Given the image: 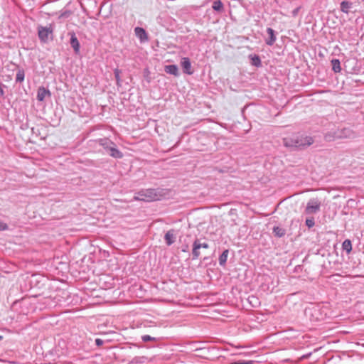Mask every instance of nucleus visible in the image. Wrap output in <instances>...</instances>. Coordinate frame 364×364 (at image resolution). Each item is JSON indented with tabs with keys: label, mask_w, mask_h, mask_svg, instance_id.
<instances>
[{
	"label": "nucleus",
	"mask_w": 364,
	"mask_h": 364,
	"mask_svg": "<svg viewBox=\"0 0 364 364\" xmlns=\"http://www.w3.org/2000/svg\"><path fill=\"white\" fill-rule=\"evenodd\" d=\"M313 144L311 137L303 136L298 134H293L284 138V144L287 147L304 148Z\"/></svg>",
	"instance_id": "f257e3e1"
},
{
	"label": "nucleus",
	"mask_w": 364,
	"mask_h": 364,
	"mask_svg": "<svg viewBox=\"0 0 364 364\" xmlns=\"http://www.w3.org/2000/svg\"><path fill=\"white\" fill-rule=\"evenodd\" d=\"M135 200L144 201H153L159 199V195L154 189H147L139 192L135 196Z\"/></svg>",
	"instance_id": "f03ea898"
},
{
	"label": "nucleus",
	"mask_w": 364,
	"mask_h": 364,
	"mask_svg": "<svg viewBox=\"0 0 364 364\" xmlns=\"http://www.w3.org/2000/svg\"><path fill=\"white\" fill-rule=\"evenodd\" d=\"M53 28L51 25L48 26H39L38 27V35L41 41L47 43L49 40L53 39Z\"/></svg>",
	"instance_id": "7ed1b4c3"
},
{
	"label": "nucleus",
	"mask_w": 364,
	"mask_h": 364,
	"mask_svg": "<svg viewBox=\"0 0 364 364\" xmlns=\"http://www.w3.org/2000/svg\"><path fill=\"white\" fill-rule=\"evenodd\" d=\"M209 245L206 242H201L199 240H195L193 247V255L195 258H198L200 255V249H208Z\"/></svg>",
	"instance_id": "20e7f679"
},
{
	"label": "nucleus",
	"mask_w": 364,
	"mask_h": 364,
	"mask_svg": "<svg viewBox=\"0 0 364 364\" xmlns=\"http://www.w3.org/2000/svg\"><path fill=\"white\" fill-rule=\"evenodd\" d=\"M320 203L315 200H311L308 203L305 209V212L307 214H311L317 212L320 208Z\"/></svg>",
	"instance_id": "39448f33"
},
{
	"label": "nucleus",
	"mask_w": 364,
	"mask_h": 364,
	"mask_svg": "<svg viewBox=\"0 0 364 364\" xmlns=\"http://www.w3.org/2000/svg\"><path fill=\"white\" fill-rule=\"evenodd\" d=\"M181 65L185 73L188 75L193 74V70L192 69L191 63L189 58H183L181 59Z\"/></svg>",
	"instance_id": "423d86ee"
},
{
	"label": "nucleus",
	"mask_w": 364,
	"mask_h": 364,
	"mask_svg": "<svg viewBox=\"0 0 364 364\" xmlns=\"http://www.w3.org/2000/svg\"><path fill=\"white\" fill-rule=\"evenodd\" d=\"M51 95L50 92L49 90L46 89L44 87L41 86L38 87L37 91V100L40 102H42L44 100L46 97L48 96L50 97Z\"/></svg>",
	"instance_id": "0eeeda50"
},
{
	"label": "nucleus",
	"mask_w": 364,
	"mask_h": 364,
	"mask_svg": "<svg viewBox=\"0 0 364 364\" xmlns=\"http://www.w3.org/2000/svg\"><path fill=\"white\" fill-rule=\"evenodd\" d=\"M70 36V45L74 49L76 53H78L80 51V43L75 36V34L73 33H69Z\"/></svg>",
	"instance_id": "6e6552de"
},
{
	"label": "nucleus",
	"mask_w": 364,
	"mask_h": 364,
	"mask_svg": "<svg viewBox=\"0 0 364 364\" xmlns=\"http://www.w3.org/2000/svg\"><path fill=\"white\" fill-rule=\"evenodd\" d=\"M164 70L169 74H171L174 76L178 75V69L176 65H168L164 67Z\"/></svg>",
	"instance_id": "1a4fd4ad"
},
{
	"label": "nucleus",
	"mask_w": 364,
	"mask_h": 364,
	"mask_svg": "<svg viewBox=\"0 0 364 364\" xmlns=\"http://www.w3.org/2000/svg\"><path fill=\"white\" fill-rule=\"evenodd\" d=\"M136 36L141 39V41L147 40V35L144 28L136 27L134 29Z\"/></svg>",
	"instance_id": "9d476101"
},
{
	"label": "nucleus",
	"mask_w": 364,
	"mask_h": 364,
	"mask_svg": "<svg viewBox=\"0 0 364 364\" xmlns=\"http://www.w3.org/2000/svg\"><path fill=\"white\" fill-rule=\"evenodd\" d=\"M267 33L269 36V38L268 39H267L266 43L267 45H269V46H272V45L274 44V43L276 41V37L274 36V30L272 28H268L267 29Z\"/></svg>",
	"instance_id": "9b49d317"
},
{
	"label": "nucleus",
	"mask_w": 364,
	"mask_h": 364,
	"mask_svg": "<svg viewBox=\"0 0 364 364\" xmlns=\"http://www.w3.org/2000/svg\"><path fill=\"white\" fill-rule=\"evenodd\" d=\"M108 152L114 158L121 159L123 157L122 153L114 146L109 147Z\"/></svg>",
	"instance_id": "f8f14e48"
},
{
	"label": "nucleus",
	"mask_w": 364,
	"mask_h": 364,
	"mask_svg": "<svg viewBox=\"0 0 364 364\" xmlns=\"http://www.w3.org/2000/svg\"><path fill=\"white\" fill-rule=\"evenodd\" d=\"M331 65H332L333 70L335 73L341 72V68L340 61L338 60H337V59L332 60H331Z\"/></svg>",
	"instance_id": "ddd939ff"
},
{
	"label": "nucleus",
	"mask_w": 364,
	"mask_h": 364,
	"mask_svg": "<svg viewBox=\"0 0 364 364\" xmlns=\"http://www.w3.org/2000/svg\"><path fill=\"white\" fill-rule=\"evenodd\" d=\"M342 247L348 253H350L352 250V245L350 240H346L342 244Z\"/></svg>",
	"instance_id": "4468645a"
},
{
	"label": "nucleus",
	"mask_w": 364,
	"mask_h": 364,
	"mask_svg": "<svg viewBox=\"0 0 364 364\" xmlns=\"http://www.w3.org/2000/svg\"><path fill=\"white\" fill-rule=\"evenodd\" d=\"M174 235L172 231H168L165 235V240L168 245H171L173 242Z\"/></svg>",
	"instance_id": "2eb2a0df"
},
{
	"label": "nucleus",
	"mask_w": 364,
	"mask_h": 364,
	"mask_svg": "<svg viewBox=\"0 0 364 364\" xmlns=\"http://www.w3.org/2000/svg\"><path fill=\"white\" fill-rule=\"evenodd\" d=\"M273 232L276 236L281 237L285 235V230L280 227H274Z\"/></svg>",
	"instance_id": "dca6fc26"
},
{
	"label": "nucleus",
	"mask_w": 364,
	"mask_h": 364,
	"mask_svg": "<svg viewBox=\"0 0 364 364\" xmlns=\"http://www.w3.org/2000/svg\"><path fill=\"white\" fill-rule=\"evenodd\" d=\"M228 255V250H225L222 255L220 256L219 258V263L220 265H224L227 261Z\"/></svg>",
	"instance_id": "f3484780"
},
{
	"label": "nucleus",
	"mask_w": 364,
	"mask_h": 364,
	"mask_svg": "<svg viewBox=\"0 0 364 364\" xmlns=\"http://www.w3.org/2000/svg\"><path fill=\"white\" fill-rule=\"evenodd\" d=\"M250 58H251V60H252V64L253 65H255L257 67H259L261 65V60L258 55H251Z\"/></svg>",
	"instance_id": "a211bd4d"
},
{
	"label": "nucleus",
	"mask_w": 364,
	"mask_h": 364,
	"mask_svg": "<svg viewBox=\"0 0 364 364\" xmlns=\"http://www.w3.org/2000/svg\"><path fill=\"white\" fill-rule=\"evenodd\" d=\"M25 73L23 70H18L16 73V80L22 82L24 80Z\"/></svg>",
	"instance_id": "6ab92c4d"
},
{
	"label": "nucleus",
	"mask_w": 364,
	"mask_h": 364,
	"mask_svg": "<svg viewBox=\"0 0 364 364\" xmlns=\"http://www.w3.org/2000/svg\"><path fill=\"white\" fill-rule=\"evenodd\" d=\"M350 4L348 3V1H343L341 2V10L346 13V14H348V10L350 9Z\"/></svg>",
	"instance_id": "aec40b11"
},
{
	"label": "nucleus",
	"mask_w": 364,
	"mask_h": 364,
	"mask_svg": "<svg viewBox=\"0 0 364 364\" xmlns=\"http://www.w3.org/2000/svg\"><path fill=\"white\" fill-rule=\"evenodd\" d=\"M213 9L215 11H220L223 9V4L220 1H215L213 2Z\"/></svg>",
	"instance_id": "412c9836"
},
{
	"label": "nucleus",
	"mask_w": 364,
	"mask_h": 364,
	"mask_svg": "<svg viewBox=\"0 0 364 364\" xmlns=\"http://www.w3.org/2000/svg\"><path fill=\"white\" fill-rule=\"evenodd\" d=\"M314 219L313 218H307L306 220V225L309 227V228H312L313 226H314Z\"/></svg>",
	"instance_id": "4be33fe9"
},
{
	"label": "nucleus",
	"mask_w": 364,
	"mask_h": 364,
	"mask_svg": "<svg viewBox=\"0 0 364 364\" xmlns=\"http://www.w3.org/2000/svg\"><path fill=\"white\" fill-rule=\"evenodd\" d=\"M109 144H113L112 142H108V141H105V142H102L101 143V145L104 147V149L105 150H107V151H109V147H112L111 146H109Z\"/></svg>",
	"instance_id": "5701e85b"
},
{
	"label": "nucleus",
	"mask_w": 364,
	"mask_h": 364,
	"mask_svg": "<svg viewBox=\"0 0 364 364\" xmlns=\"http://www.w3.org/2000/svg\"><path fill=\"white\" fill-rule=\"evenodd\" d=\"M141 338H142L143 341H144V342L155 341V338L151 337L150 336H148V335L143 336L141 337Z\"/></svg>",
	"instance_id": "b1692460"
},
{
	"label": "nucleus",
	"mask_w": 364,
	"mask_h": 364,
	"mask_svg": "<svg viewBox=\"0 0 364 364\" xmlns=\"http://www.w3.org/2000/svg\"><path fill=\"white\" fill-rule=\"evenodd\" d=\"M95 343H96V344H97L98 346H102V345L103 344V341H102V340H101V339H100V338H97V339L95 340Z\"/></svg>",
	"instance_id": "393cba45"
},
{
	"label": "nucleus",
	"mask_w": 364,
	"mask_h": 364,
	"mask_svg": "<svg viewBox=\"0 0 364 364\" xmlns=\"http://www.w3.org/2000/svg\"><path fill=\"white\" fill-rule=\"evenodd\" d=\"M7 229V225L4 223L0 222V230H6Z\"/></svg>",
	"instance_id": "a878e982"
},
{
	"label": "nucleus",
	"mask_w": 364,
	"mask_h": 364,
	"mask_svg": "<svg viewBox=\"0 0 364 364\" xmlns=\"http://www.w3.org/2000/svg\"><path fill=\"white\" fill-rule=\"evenodd\" d=\"M4 90L2 88L1 84L0 83V95L1 96H4Z\"/></svg>",
	"instance_id": "bb28decb"
},
{
	"label": "nucleus",
	"mask_w": 364,
	"mask_h": 364,
	"mask_svg": "<svg viewBox=\"0 0 364 364\" xmlns=\"http://www.w3.org/2000/svg\"><path fill=\"white\" fill-rule=\"evenodd\" d=\"M115 77H116L117 80H119V75L118 70H115Z\"/></svg>",
	"instance_id": "cd10ccee"
},
{
	"label": "nucleus",
	"mask_w": 364,
	"mask_h": 364,
	"mask_svg": "<svg viewBox=\"0 0 364 364\" xmlns=\"http://www.w3.org/2000/svg\"><path fill=\"white\" fill-rule=\"evenodd\" d=\"M1 338H2V336H0V340H1Z\"/></svg>",
	"instance_id": "c85d7f7f"
}]
</instances>
